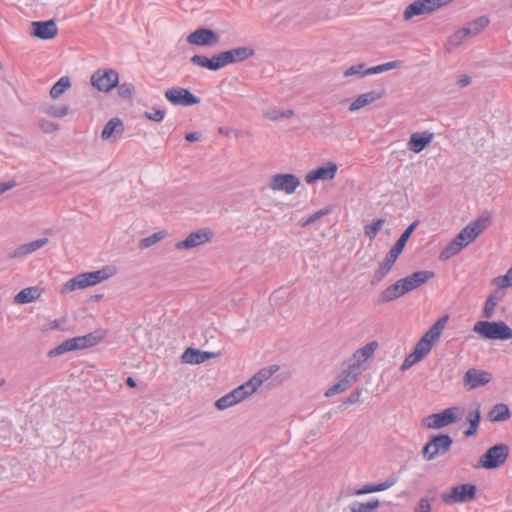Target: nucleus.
Returning a JSON list of instances; mask_svg holds the SVG:
<instances>
[{
    "mask_svg": "<svg viewBox=\"0 0 512 512\" xmlns=\"http://www.w3.org/2000/svg\"><path fill=\"white\" fill-rule=\"evenodd\" d=\"M48 241H49L48 238H41V239H37V240L29 242V243H25V246L27 248L28 253L31 254V253L35 252L36 250L45 246L48 243Z\"/></svg>",
    "mask_w": 512,
    "mask_h": 512,
    "instance_id": "8fccbe9b",
    "label": "nucleus"
},
{
    "mask_svg": "<svg viewBox=\"0 0 512 512\" xmlns=\"http://www.w3.org/2000/svg\"><path fill=\"white\" fill-rule=\"evenodd\" d=\"M477 488L474 484H461L451 487L449 492H444L441 499L445 504L466 503L476 498Z\"/></svg>",
    "mask_w": 512,
    "mask_h": 512,
    "instance_id": "6e6552de",
    "label": "nucleus"
},
{
    "mask_svg": "<svg viewBox=\"0 0 512 512\" xmlns=\"http://www.w3.org/2000/svg\"><path fill=\"white\" fill-rule=\"evenodd\" d=\"M452 443L453 440L448 434H440L434 436L423 447L422 453L424 459H426L427 461H431L440 455H444L450 450Z\"/></svg>",
    "mask_w": 512,
    "mask_h": 512,
    "instance_id": "1a4fd4ad",
    "label": "nucleus"
},
{
    "mask_svg": "<svg viewBox=\"0 0 512 512\" xmlns=\"http://www.w3.org/2000/svg\"><path fill=\"white\" fill-rule=\"evenodd\" d=\"M126 384H127L130 388H135V387H136V385H137V384H136L135 379H134V378H132V377H130V376L126 378Z\"/></svg>",
    "mask_w": 512,
    "mask_h": 512,
    "instance_id": "0e129e2a",
    "label": "nucleus"
},
{
    "mask_svg": "<svg viewBox=\"0 0 512 512\" xmlns=\"http://www.w3.org/2000/svg\"><path fill=\"white\" fill-rule=\"evenodd\" d=\"M103 338V335L99 331L88 333L84 336H78L71 339L72 347L75 350H81L93 347L97 345Z\"/></svg>",
    "mask_w": 512,
    "mask_h": 512,
    "instance_id": "b1692460",
    "label": "nucleus"
},
{
    "mask_svg": "<svg viewBox=\"0 0 512 512\" xmlns=\"http://www.w3.org/2000/svg\"><path fill=\"white\" fill-rule=\"evenodd\" d=\"M294 115L293 110L280 111L277 109L268 110L264 112V117L270 120H279L283 118H290Z\"/></svg>",
    "mask_w": 512,
    "mask_h": 512,
    "instance_id": "a18cd8bd",
    "label": "nucleus"
},
{
    "mask_svg": "<svg viewBox=\"0 0 512 512\" xmlns=\"http://www.w3.org/2000/svg\"><path fill=\"white\" fill-rule=\"evenodd\" d=\"M343 75H344V77H353V76H355L357 78H362L364 76H367L365 64L364 63H358V64H355V65H352L351 67H349L348 69H346L343 72Z\"/></svg>",
    "mask_w": 512,
    "mask_h": 512,
    "instance_id": "79ce46f5",
    "label": "nucleus"
},
{
    "mask_svg": "<svg viewBox=\"0 0 512 512\" xmlns=\"http://www.w3.org/2000/svg\"><path fill=\"white\" fill-rule=\"evenodd\" d=\"M489 24V19L487 17H479L475 21H472L467 24L466 27H463L465 32H469L470 36L478 35L484 28H486Z\"/></svg>",
    "mask_w": 512,
    "mask_h": 512,
    "instance_id": "58836bf2",
    "label": "nucleus"
},
{
    "mask_svg": "<svg viewBox=\"0 0 512 512\" xmlns=\"http://www.w3.org/2000/svg\"><path fill=\"white\" fill-rule=\"evenodd\" d=\"M160 241V231L155 232L152 235L143 238L139 241V248L140 249H146L151 247L152 245L158 243Z\"/></svg>",
    "mask_w": 512,
    "mask_h": 512,
    "instance_id": "09e8293b",
    "label": "nucleus"
},
{
    "mask_svg": "<svg viewBox=\"0 0 512 512\" xmlns=\"http://www.w3.org/2000/svg\"><path fill=\"white\" fill-rule=\"evenodd\" d=\"M16 186V182L14 180L0 183V195L5 193L6 191L14 188Z\"/></svg>",
    "mask_w": 512,
    "mask_h": 512,
    "instance_id": "bf43d9fd",
    "label": "nucleus"
},
{
    "mask_svg": "<svg viewBox=\"0 0 512 512\" xmlns=\"http://www.w3.org/2000/svg\"><path fill=\"white\" fill-rule=\"evenodd\" d=\"M118 95L124 100H130L135 92V87L132 83L124 82L122 84H118Z\"/></svg>",
    "mask_w": 512,
    "mask_h": 512,
    "instance_id": "49530a36",
    "label": "nucleus"
},
{
    "mask_svg": "<svg viewBox=\"0 0 512 512\" xmlns=\"http://www.w3.org/2000/svg\"><path fill=\"white\" fill-rule=\"evenodd\" d=\"M200 138L199 132L187 133L185 139L189 142L197 141Z\"/></svg>",
    "mask_w": 512,
    "mask_h": 512,
    "instance_id": "e2e57ef3",
    "label": "nucleus"
},
{
    "mask_svg": "<svg viewBox=\"0 0 512 512\" xmlns=\"http://www.w3.org/2000/svg\"><path fill=\"white\" fill-rule=\"evenodd\" d=\"M86 287H89V284L85 273H82L67 281L63 286L62 292H71L77 289H84Z\"/></svg>",
    "mask_w": 512,
    "mask_h": 512,
    "instance_id": "473e14b6",
    "label": "nucleus"
},
{
    "mask_svg": "<svg viewBox=\"0 0 512 512\" xmlns=\"http://www.w3.org/2000/svg\"><path fill=\"white\" fill-rule=\"evenodd\" d=\"M448 321V316L445 315L438 319L431 327L430 329L422 336V338L417 342L415 345V348L412 353H410L404 360V362L401 365V370H406L416 364L417 362L421 361L424 357H426L432 347L435 341H437Z\"/></svg>",
    "mask_w": 512,
    "mask_h": 512,
    "instance_id": "f03ea898",
    "label": "nucleus"
},
{
    "mask_svg": "<svg viewBox=\"0 0 512 512\" xmlns=\"http://www.w3.org/2000/svg\"><path fill=\"white\" fill-rule=\"evenodd\" d=\"M250 395L251 394L246 389L244 384H242L237 388L233 389L231 392L227 393L226 395L220 397L215 402V406L219 410H225L245 400Z\"/></svg>",
    "mask_w": 512,
    "mask_h": 512,
    "instance_id": "f3484780",
    "label": "nucleus"
},
{
    "mask_svg": "<svg viewBox=\"0 0 512 512\" xmlns=\"http://www.w3.org/2000/svg\"><path fill=\"white\" fill-rule=\"evenodd\" d=\"M166 99L174 106L189 107L200 103V99L188 89L173 87L165 91Z\"/></svg>",
    "mask_w": 512,
    "mask_h": 512,
    "instance_id": "f8f14e48",
    "label": "nucleus"
},
{
    "mask_svg": "<svg viewBox=\"0 0 512 512\" xmlns=\"http://www.w3.org/2000/svg\"><path fill=\"white\" fill-rule=\"evenodd\" d=\"M464 415V409L459 406L450 407L424 419V425L428 429H441L460 420Z\"/></svg>",
    "mask_w": 512,
    "mask_h": 512,
    "instance_id": "39448f33",
    "label": "nucleus"
},
{
    "mask_svg": "<svg viewBox=\"0 0 512 512\" xmlns=\"http://www.w3.org/2000/svg\"><path fill=\"white\" fill-rule=\"evenodd\" d=\"M486 218H478L466 225L440 252L439 259L447 261L472 243L487 227Z\"/></svg>",
    "mask_w": 512,
    "mask_h": 512,
    "instance_id": "f257e3e1",
    "label": "nucleus"
},
{
    "mask_svg": "<svg viewBox=\"0 0 512 512\" xmlns=\"http://www.w3.org/2000/svg\"><path fill=\"white\" fill-rule=\"evenodd\" d=\"M119 83V75L116 70H97L91 76V84L99 91L109 92Z\"/></svg>",
    "mask_w": 512,
    "mask_h": 512,
    "instance_id": "9b49d317",
    "label": "nucleus"
},
{
    "mask_svg": "<svg viewBox=\"0 0 512 512\" xmlns=\"http://www.w3.org/2000/svg\"><path fill=\"white\" fill-rule=\"evenodd\" d=\"M381 98V94L376 91H370L359 95L350 105L349 111L355 112L359 109L372 104L376 100Z\"/></svg>",
    "mask_w": 512,
    "mask_h": 512,
    "instance_id": "c85d7f7f",
    "label": "nucleus"
},
{
    "mask_svg": "<svg viewBox=\"0 0 512 512\" xmlns=\"http://www.w3.org/2000/svg\"><path fill=\"white\" fill-rule=\"evenodd\" d=\"M469 37V32H465L464 28L453 33L448 39V45L451 48L460 46L463 41Z\"/></svg>",
    "mask_w": 512,
    "mask_h": 512,
    "instance_id": "c03bdc74",
    "label": "nucleus"
},
{
    "mask_svg": "<svg viewBox=\"0 0 512 512\" xmlns=\"http://www.w3.org/2000/svg\"><path fill=\"white\" fill-rule=\"evenodd\" d=\"M337 171V164L329 161L324 166L317 167L306 173L304 180L308 185L314 184L317 181H330L335 178Z\"/></svg>",
    "mask_w": 512,
    "mask_h": 512,
    "instance_id": "2eb2a0df",
    "label": "nucleus"
},
{
    "mask_svg": "<svg viewBox=\"0 0 512 512\" xmlns=\"http://www.w3.org/2000/svg\"><path fill=\"white\" fill-rule=\"evenodd\" d=\"M70 351H74V349H73L72 344H71V339H67V340L63 341L62 343H60L55 348L51 349L48 352V356L49 357H56V356L63 355V354H65L67 352H70Z\"/></svg>",
    "mask_w": 512,
    "mask_h": 512,
    "instance_id": "37998d69",
    "label": "nucleus"
},
{
    "mask_svg": "<svg viewBox=\"0 0 512 512\" xmlns=\"http://www.w3.org/2000/svg\"><path fill=\"white\" fill-rule=\"evenodd\" d=\"M471 82V77L466 75V74H463L461 75L458 80H457V85L460 87V88H464L466 86H468Z\"/></svg>",
    "mask_w": 512,
    "mask_h": 512,
    "instance_id": "13d9d810",
    "label": "nucleus"
},
{
    "mask_svg": "<svg viewBox=\"0 0 512 512\" xmlns=\"http://www.w3.org/2000/svg\"><path fill=\"white\" fill-rule=\"evenodd\" d=\"M511 416L510 410L506 404H497L489 412V419L493 422H501L509 419Z\"/></svg>",
    "mask_w": 512,
    "mask_h": 512,
    "instance_id": "72a5a7b5",
    "label": "nucleus"
},
{
    "mask_svg": "<svg viewBox=\"0 0 512 512\" xmlns=\"http://www.w3.org/2000/svg\"><path fill=\"white\" fill-rule=\"evenodd\" d=\"M213 232L209 228H202L191 232L183 241L176 244L177 249H193L209 243L213 239Z\"/></svg>",
    "mask_w": 512,
    "mask_h": 512,
    "instance_id": "4468645a",
    "label": "nucleus"
},
{
    "mask_svg": "<svg viewBox=\"0 0 512 512\" xmlns=\"http://www.w3.org/2000/svg\"><path fill=\"white\" fill-rule=\"evenodd\" d=\"M414 512H431V504L429 499L421 498L415 507Z\"/></svg>",
    "mask_w": 512,
    "mask_h": 512,
    "instance_id": "6e6d98bb",
    "label": "nucleus"
},
{
    "mask_svg": "<svg viewBox=\"0 0 512 512\" xmlns=\"http://www.w3.org/2000/svg\"><path fill=\"white\" fill-rule=\"evenodd\" d=\"M187 41L196 46H211L219 41V36L213 30L199 28L189 34Z\"/></svg>",
    "mask_w": 512,
    "mask_h": 512,
    "instance_id": "6ab92c4d",
    "label": "nucleus"
},
{
    "mask_svg": "<svg viewBox=\"0 0 512 512\" xmlns=\"http://www.w3.org/2000/svg\"><path fill=\"white\" fill-rule=\"evenodd\" d=\"M406 294L404 291L403 284L401 280L399 279L394 284L388 286L386 289H384L381 294L379 295L378 302L379 303H386L391 302L393 300L398 299L399 297Z\"/></svg>",
    "mask_w": 512,
    "mask_h": 512,
    "instance_id": "a878e982",
    "label": "nucleus"
},
{
    "mask_svg": "<svg viewBox=\"0 0 512 512\" xmlns=\"http://www.w3.org/2000/svg\"><path fill=\"white\" fill-rule=\"evenodd\" d=\"M254 54L253 49L248 47H237L224 52L219 53L222 67L228 64L237 63L244 61Z\"/></svg>",
    "mask_w": 512,
    "mask_h": 512,
    "instance_id": "412c9836",
    "label": "nucleus"
},
{
    "mask_svg": "<svg viewBox=\"0 0 512 512\" xmlns=\"http://www.w3.org/2000/svg\"><path fill=\"white\" fill-rule=\"evenodd\" d=\"M191 62L199 67L206 68L211 71H216L223 68L219 54L213 56L212 58H208L202 55H194L191 58Z\"/></svg>",
    "mask_w": 512,
    "mask_h": 512,
    "instance_id": "bb28decb",
    "label": "nucleus"
},
{
    "mask_svg": "<svg viewBox=\"0 0 512 512\" xmlns=\"http://www.w3.org/2000/svg\"><path fill=\"white\" fill-rule=\"evenodd\" d=\"M359 395H360V393L351 394V395L348 397L347 402H349V403H355V402H357V401H358V399H359Z\"/></svg>",
    "mask_w": 512,
    "mask_h": 512,
    "instance_id": "69168bd1",
    "label": "nucleus"
},
{
    "mask_svg": "<svg viewBox=\"0 0 512 512\" xmlns=\"http://www.w3.org/2000/svg\"><path fill=\"white\" fill-rule=\"evenodd\" d=\"M497 305V300L493 295H490L485 301L483 308V315L486 318H491L494 315V310Z\"/></svg>",
    "mask_w": 512,
    "mask_h": 512,
    "instance_id": "de8ad7c7",
    "label": "nucleus"
},
{
    "mask_svg": "<svg viewBox=\"0 0 512 512\" xmlns=\"http://www.w3.org/2000/svg\"><path fill=\"white\" fill-rule=\"evenodd\" d=\"M473 331L484 339L509 340L512 338V329L503 321H478Z\"/></svg>",
    "mask_w": 512,
    "mask_h": 512,
    "instance_id": "20e7f679",
    "label": "nucleus"
},
{
    "mask_svg": "<svg viewBox=\"0 0 512 512\" xmlns=\"http://www.w3.org/2000/svg\"><path fill=\"white\" fill-rule=\"evenodd\" d=\"M31 36L41 40H51L58 34V27L54 20L33 21L30 25Z\"/></svg>",
    "mask_w": 512,
    "mask_h": 512,
    "instance_id": "dca6fc26",
    "label": "nucleus"
},
{
    "mask_svg": "<svg viewBox=\"0 0 512 512\" xmlns=\"http://www.w3.org/2000/svg\"><path fill=\"white\" fill-rule=\"evenodd\" d=\"M507 273L510 275V277L512 278V266L508 269Z\"/></svg>",
    "mask_w": 512,
    "mask_h": 512,
    "instance_id": "338daca9",
    "label": "nucleus"
},
{
    "mask_svg": "<svg viewBox=\"0 0 512 512\" xmlns=\"http://www.w3.org/2000/svg\"><path fill=\"white\" fill-rule=\"evenodd\" d=\"M5 383L3 379H0V387Z\"/></svg>",
    "mask_w": 512,
    "mask_h": 512,
    "instance_id": "774afa93",
    "label": "nucleus"
},
{
    "mask_svg": "<svg viewBox=\"0 0 512 512\" xmlns=\"http://www.w3.org/2000/svg\"><path fill=\"white\" fill-rule=\"evenodd\" d=\"M378 344L375 341L367 343L362 348L356 350L352 357L347 361V371L353 379H358L362 373L363 364L373 356Z\"/></svg>",
    "mask_w": 512,
    "mask_h": 512,
    "instance_id": "423d86ee",
    "label": "nucleus"
},
{
    "mask_svg": "<svg viewBox=\"0 0 512 512\" xmlns=\"http://www.w3.org/2000/svg\"><path fill=\"white\" fill-rule=\"evenodd\" d=\"M357 379H353L350 375H348V371L346 370V376L340 379L337 383L332 385L326 392L325 396L331 397L335 394L346 391Z\"/></svg>",
    "mask_w": 512,
    "mask_h": 512,
    "instance_id": "2f4dec72",
    "label": "nucleus"
},
{
    "mask_svg": "<svg viewBox=\"0 0 512 512\" xmlns=\"http://www.w3.org/2000/svg\"><path fill=\"white\" fill-rule=\"evenodd\" d=\"M29 255L25 244L18 246L15 250L9 253L8 257L11 259L22 258Z\"/></svg>",
    "mask_w": 512,
    "mask_h": 512,
    "instance_id": "5fc2aeb1",
    "label": "nucleus"
},
{
    "mask_svg": "<svg viewBox=\"0 0 512 512\" xmlns=\"http://www.w3.org/2000/svg\"><path fill=\"white\" fill-rule=\"evenodd\" d=\"M40 296L41 290L38 287H27L16 294L14 297V302L16 304H26L39 299Z\"/></svg>",
    "mask_w": 512,
    "mask_h": 512,
    "instance_id": "7c9ffc66",
    "label": "nucleus"
},
{
    "mask_svg": "<svg viewBox=\"0 0 512 512\" xmlns=\"http://www.w3.org/2000/svg\"><path fill=\"white\" fill-rule=\"evenodd\" d=\"M494 283L500 288H508L512 286V278L506 272L505 275L495 278Z\"/></svg>",
    "mask_w": 512,
    "mask_h": 512,
    "instance_id": "864d4df0",
    "label": "nucleus"
},
{
    "mask_svg": "<svg viewBox=\"0 0 512 512\" xmlns=\"http://www.w3.org/2000/svg\"><path fill=\"white\" fill-rule=\"evenodd\" d=\"M278 367L276 365L263 368L258 371L251 379H249L244 386L252 395L265 381H267L276 371Z\"/></svg>",
    "mask_w": 512,
    "mask_h": 512,
    "instance_id": "4be33fe9",
    "label": "nucleus"
},
{
    "mask_svg": "<svg viewBox=\"0 0 512 512\" xmlns=\"http://www.w3.org/2000/svg\"><path fill=\"white\" fill-rule=\"evenodd\" d=\"M385 220L382 218L374 219L370 224L364 227L365 235L373 240L383 227Z\"/></svg>",
    "mask_w": 512,
    "mask_h": 512,
    "instance_id": "ea45409f",
    "label": "nucleus"
},
{
    "mask_svg": "<svg viewBox=\"0 0 512 512\" xmlns=\"http://www.w3.org/2000/svg\"><path fill=\"white\" fill-rule=\"evenodd\" d=\"M71 87V80L68 76L61 77L51 88L50 96L53 99H58Z\"/></svg>",
    "mask_w": 512,
    "mask_h": 512,
    "instance_id": "e433bc0d",
    "label": "nucleus"
},
{
    "mask_svg": "<svg viewBox=\"0 0 512 512\" xmlns=\"http://www.w3.org/2000/svg\"><path fill=\"white\" fill-rule=\"evenodd\" d=\"M416 226L417 222L411 223L401 234L393 247L388 251L384 260L380 263L379 268L374 273L372 284L379 283L390 272Z\"/></svg>",
    "mask_w": 512,
    "mask_h": 512,
    "instance_id": "7ed1b4c3",
    "label": "nucleus"
},
{
    "mask_svg": "<svg viewBox=\"0 0 512 512\" xmlns=\"http://www.w3.org/2000/svg\"><path fill=\"white\" fill-rule=\"evenodd\" d=\"M400 64H401L400 61H391V62L384 63V64H382L383 71L386 72V71H389L392 69H396L400 66Z\"/></svg>",
    "mask_w": 512,
    "mask_h": 512,
    "instance_id": "052dcab7",
    "label": "nucleus"
},
{
    "mask_svg": "<svg viewBox=\"0 0 512 512\" xmlns=\"http://www.w3.org/2000/svg\"><path fill=\"white\" fill-rule=\"evenodd\" d=\"M434 276H435L434 272L428 271V270H423V271L414 272L411 275L401 278L400 280L403 284L404 291L406 293H408V292L422 286L427 281L434 278Z\"/></svg>",
    "mask_w": 512,
    "mask_h": 512,
    "instance_id": "aec40b11",
    "label": "nucleus"
},
{
    "mask_svg": "<svg viewBox=\"0 0 512 512\" xmlns=\"http://www.w3.org/2000/svg\"><path fill=\"white\" fill-rule=\"evenodd\" d=\"M42 112L55 118H63L69 113L68 105L47 104L42 107Z\"/></svg>",
    "mask_w": 512,
    "mask_h": 512,
    "instance_id": "4c0bfd02",
    "label": "nucleus"
},
{
    "mask_svg": "<svg viewBox=\"0 0 512 512\" xmlns=\"http://www.w3.org/2000/svg\"><path fill=\"white\" fill-rule=\"evenodd\" d=\"M39 126L44 133H52L59 129V125L57 123L46 119H41L39 121Z\"/></svg>",
    "mask_w": 512,
    "mask_h": 512,
    "instance_id": "3c124183",
    "label": "nucleus"
},
{
    "mask_svg": "<svg viewBox=\"0 0 512 512\" xmlns=\"http://www.w3.org/2000/svg\"><path fill=\"white\" fill-rule=\"evenodd\" d=\"M145 117L159 122L160 121V108H155L153 112H145Z\"/></svg>",
    "mask_w": 512,
    "mask_h": 512,
    "instance_id": "4d7b16f0",
    "label": "nucleus"
},
{
    "mask_svg": "<svg viewBox=\"0 0 512 512\" xmlns=\"http://www.w3.org/2000/svg\"><path fill=\"white\" fill-rule=\"evenodd\" d=\"M300 185L299 178L294 174H275L272 176L269 187L273 191H281L286 194H292Z\"/></svg>",
    "mask_w": 512,
    "mask_h": 512,
    "instance_id": "ddd939ff",
    "label": "nucleus"
},
{
    "mask_svg": "<svg viewBox=\"0 0 512 512\" xmlns=\"http://www.w3.org/2000/svg\"><path fill=\"white\" fill-rule=\"evenodd\" d=\"M383 72L384 71H383V65L382 64L374 66V67H371V68H366L367 75L380 74V73H383Z\"/></svg>",
    "mask_w": 512,
    "mask_h": 512,
    "instance_id": "680f3d73",
    "label": "nucleus"
},
{
    "mask_svg": "<svg viewBox=\"0 0 512 512\" xmlns=\"http://www.w3.org/2000/svg\"><path fill=\"white\" fill-rule=\"evenodd\" d=\"M433 137V133L430 132L412 133L407 143V148L414 153H420L427 145L431 143Z\"/></svg>",
    "mask_w": 512,
    "mask_h": 512,
    "instance_id": "5701e85b",
    "label": "nucleus"
},
{
    "mask_svg": "<svg viewBox=\"0 0 512 512\" xmlns=\"http://www.w3.org/2000/svg\"><path fill=\"white\" fill-rule=\"evenodd\" d=\"M89 286H94L103 280L109 278L110 274L107 272V269H101L93 272L85 273Z\"/></svg>",
    "mask_w": 512,
    "mask_h": 512,
    "instance_id": "a19ab883",
    "label": "nucleus"
},
{
    "mask_svg": "<svg viewBox=\"0 0 512 512\" xmlns=\"http://www.w3.org/2000/svg\"><path fill=\"white\" fill-rule=\"evenodd\" d=\"M466 419H467V422L469 423V428L464 432V434L467 437H471L476 434L478 427H479L480 420H481V414H480L479 407H477L475 410L469 412Z\"/></svg>",
    "mask_w": 512,
    "mask_h": 512,
    "instance_id": "f704fd0d",
    "label": "nucleus"
},
{
    "mask_svg": "<svg viewBox=\"0 0 512 512\" xmlns=\"http://www.w3.org/2000/svg\"><path fill=\"white\" fill-rule=\"evenodd\" d=\"M380 503L377 499L370 500L368 502L354 501L349 504L350 512H376Z\"/></svg>",
    "mask_w": 512,
    "mask_h": 512,
    "instance_id": "c9c22d12",
    "label": "nucleus"
},
{
    "mask_svg": "<svg viewBox=\"0 0 512 512\" xmlns=\"http://www.w3.org/2000/svg\"><path fill=\"white\" fill-rule=\"evenodd\" d=\"M216 356L217 354L215 353L201 351L195 348H187L181 356V361L186 364H201Z\"/></svg>",
    "mask_w": 512,
    "mask_h": 512,
    "instance_id": "393cba45",
    "label": "nucleus"
},
{
    "mask_svg": "<svg viewBox=\"0 0 512 512\" xmlns=\"http://www.w3.org/2000/svg\"><path fill=\"white\" fill-rule=\"evenodd\" d=\"M508 457V447L497 444L489 448L479 460V466L485 469H494L505 463Z\"/></svg>",
    "mask_w": 512,
    "mask_h": 512,
    "instance_id": "9d476101",
    "label": "nucleus"
},
{
    "mask_svg": "<svg viewBox=\"0 0 512 512\" xmlns=\"http://www.w3.org/2000/svg\"><path fill=\"white\" fill-rule=\"evenodd\" d=\"M124 132V124L118 117L110 119L101 132V138L107 140L113 136L121 135Z\"/></svg>",
    "mask_w": 512,
    "mask_h": 512,
    "instance_id": "cd10ccee",
    "label": "nucleus"
},
{
    "mask_svg": "<svg viewBox=\"0 0 512 512\" xmlns=\"http://www.w3.org/2000/svg\"><path fill=\"white\" fill-rule=\"evenodd\" d=\"M445 0H414L403 12L405 21H410L417 16L430 15L445 4Z\"/></svg>",
    "mask_w": 512,
    "mask_h": 512,
    "instance_id": "0eeeda50",
    "label": "nucleus"
},
{
    "mask_svg": "<svg viewBox=\"0 0 512 512\" xmlns=\"http://www.w3.org/2000/svg\"><path fill=\"white\" fill-rule=\"evenodd\" d=\"M397 482L396 477H389L384 482L378 484H366L362 488L355 490V495H364L374 492H380L389 489Z\"/></svg>",
    "mask_w": 512,
    "mask_h": 512,
    "instance_id": "c756f323",
    "label": "nucleus"
},
{
    "mask_svg": "<svg viewBox=\"0 0 512 512\" xmlns=\"http://www.w3.org/2000/svg\"><path fill=\"white\" fill-rule=\"evenodd\" d=\"M492 380V375L484 370L470 368L466 371L463 377V384L468 390H473L478 387L488 384Z\"/></svg>",
    "mask_w": 512,
    "mask_h": 512,
    "instance_id": "a211bd4d",
    "label": "nucleus"
},
{
    "mask_svg": "<svg viewBox=\"0 0 512 512\" xmlns=\"http://www.w3.org/2000/svg\"><path fill=\"white\" fill-rule=\"evenodd\" d=\"M330 211L331 210L329 208H324V209H320V210L316 211L315 213H313L311 216H309L306 219V221L303 223V226H307V225H310V224L314 223L316 220H318L321 217L329 214Z\"/></svg>",
    "mask_w": 512,
    "mask_h": 512,
    "instance_id": "603ef678",
    "label": "nucleus"
}]
</instances>
